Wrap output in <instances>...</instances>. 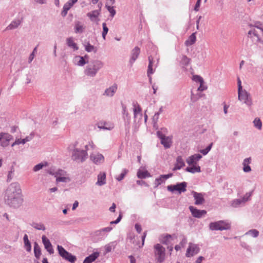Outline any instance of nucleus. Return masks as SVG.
<instances>
[{
    "label": "nucleus",
    "instance_id": "1",
    "mask_svg": "<svg viewBox=\"0 0 263 263\" xmlns=\"http://www.w3.org/2000/svg\"><path fill=\"white\" fill-rule=\"evenodd\" d=\"M104 66V63L98 59L90 60L84 70V74L89 77H95Z\"/></svg>",
    "mask_w": 263,
    "mask_h": 263
},
{
    "label": "nucleus",
    "instance_id": "2",
    "mask_svg": "<svg viewBox=\"0 0 263 263\" xmlns=\"http://www.w3.org/2000/svg\"><path fill=\"white\" fill-rule=\"evenodd\" d=\"M22 194V190L20 184L17 182L11 183L6 191L5 199L9 198Z\"/></svg>",
    "mask_w": 263,
    "mask_h": 263
},
{
    "label": "nucleus",
    "instance_id": "3",
    "mask_svg": "<svg viewBox=\"0 0 263 263\" xmlns=\"http://www.w3.org/2000/svg\"><path fill=\"white\" fill-rule=\"evenodd\" d=\"M209 228L212 231L227 230L230 229L231 224L227 221L219 220L211 222L209 224Z\"/></svg>",
    "mask_w": 263,
    "mask_h": 263
},
{
    "label": "nucleus",
    "instance_id": "4",
    "mask_svg": "<svg viewBox=\"0 0 263 263\" xmlns=\"http://www.w3.org/2000/svg\"><path fill=\"white\" fill-rule=\"evenodd\" d=\"M238 99L248 107H251L253 105L252 96L246 89L238 91Z\"/></svg>",
    "mask_w": 263,
    "mask_h": 263
},
{
    "label": "nucleus",
    "instance_id": "5",
    "mask_svg": "<svg viewBox=\"0 0 263 263\" xmlns=\"http://www.w3.org/2000/svg\"><path fill=\"white\" fill-rule=\"evenodd\" d=\"M88 154L86 151H82L76 148L72 153L71 158L73 160L79 162H83L87 158Z\"/></svg>",
    "mask_w": 263,
    "mask_h": 263
},
{
    "label": "nucleus",
    "instance_id": "6",
    "mask_svg": "<svg viewBox=\"0 0 263 263\" xmlns=\"http://www.w3.org/2000/svg\"><path fill=\"white\" fill-rule=\"evenodd\" d=\"M5 200L6 204L13 208H19L22 205L24 201L22 195L9 198H5Z\"/></svg>",
    "mask_w": 263,
    "mask_h": 263
},
{
    "label": "nucleus",
    "instance_id": "7",
    "mask_svg": "<svg viewBox=\"0 0 263 263\" xmlns=\"http://www.w3.org/2000/svg\"><path fill=\"white\" fill-rule=\"evenodd\" d=\"M187 183L186 182H182L178 183L175 185H171L167 186L168 191L174 192H178L179 194L184 193L186 191Z\"/></svg>",
    "mask_w": 263,
    "mask_h": 263
},
{
    "label": "nucleus",
    "instance_id": "8",
    "mask_svg": "<svg viewBox=\"0 0 263 263\" xmlns=\"http://www.w3.org/2000/svg\"><path fill=\"white\" fill-rule=\"evenodd\" d=\"M156 258L160 263L162 262L165 257V248L160 244H157L154 247Z\"/></svg>",
    "mask_w": 263,
    "mask_h": 263
},
{
    "label": "nucleus",
    "instance_id": "9",
    "mask_svg": "<svg viewBox=\"0 0 263 263\" xmlns=\"http://www.w3.org/2000/svg\"><path fill=\"white\" fill-rule=\"evenodd\" d=\"M157 135L158 138L161 140V143L165 148H168L171 147L172 143L171 137L164 136L160 131H158Z\"/></svg>",
    "mask_w": 263,
    "mask_h": 263
},
{
    "label": "nucleus",
    "instance_id": "10",
    "mask_svg": "<svg viewBox=\"0 0 263 263\" xmlns=\"http://www.w3.org/2000/svg\"><path fill=\"white\" fill-rule=\"evenodd\" d=\"M133 110L134 113V122L136 124H139L142 121L143 114L141 107L138 104L133 105Z\"/></svg>",
    "mask_w": 263,
    "mask_h": 263
},
{
    "label": "nucleus",
    "instance_id": "11",
    "mask_svg": "<svg viewBox=\"0 0 263 263\" xmlns=\"http://www.w3.org/2000/svg\"><path fill=\"white\" fill-rule=\"evenodd\" d=\"M13 139V136L8 133H0V145L3 147L8 146L9 142Z\"/></svg>",
    "mask_w": 263,
    "mask_h": 263
},
{
    "label": "nucleus",
    "instance_id": "12",
    "mask_svg": "<svg viewBox=\"0 0 263 263\" xmlns=\"http://www.w3.org/2000/svg\"><path fill=\"white\" fill-rule=\"evenodd\" d=\"M200 248L198 245L190 242L189 244L185 255L187 257H190L198 254Z\"/></svg>",
    "mask_w": 263,
    "mask_h": 263
},
{
    "label": "nucleus",
    "instance_id": "13",
    "mask_svg": "<svg viewBox=\"0 0 263 263\" xmlns=\"http://www.w3.org/2000/svg\"><path fill=\"white\" fill-rule=\"evenodd\" d=\"M123 118L125 122V126L127 130L126 134L129 135L130 117L128 114L126 106L122 104Z\"/></svg>",
    "mask_w": 263,
    "mask_h": 263
},
{
    "label": "nucleus",
    "instance_id": "14",
    "mask_svg": "<svg viewBox=\"0 0 263 263\" xmlns=\"http://www.w3.org/2000/svg\"><path fill=\"white\" fill-rule=\"evenodd\" d=\"M189 208L192 216L195 218H200L206 214L205 210H199L193 206H190Z\"/></svg>",
    "mask_w": 263,
    "mask_h": 263
},
{
    "label": "nucleus",
    "instance_id": "15",
    "mask_svg": "<svg viewBox=\"0 0 263 263\" xmlns=\"http://www.w3.org/2000/svg\"><path fill=\"white\" fill-rule=\"evenodd\" d=\"M248 37L250 38L254 44L261 42V40L254 28L251 29L248 32Z\"/></svg>",
    "mask_w": 263,
    "mask_h": 263
},
{
    "label": "nucleus",
    "instance_id": "16",
    "mask_svg": "<svg viewBox=\"0 0 263 263\" xmlns=\"http://www.w3.org/2000/svg\"><path fill=\"white\" fill-rule=\"evenodd\" d=\"M191 193L195 199V204L201 205L204 202L205 199L204 198V193H197L194 191H193Z\"/></svg>",
    "mask_w": 263,
    "mask_h": 263
},
{
    "label": "nucleus",
    "instance_id": "17",
    "mask_svg": "<svg viewBox=\"0 0 263 263\" xmlns=\"http://www.w3.org/2000/svg\"><path fill=\"white\" fill-rule=\"evenodd\" d=\"M173 176L172 173L166 175H161L158 178L155 179L154 182L155 187H157L159 185L165 182V180Z\"/></svg>",
    "mask_w": 263,
    "mask_h": 263
},
{
    "label": "nucleus",
    "instance_id": "18",
    "mask_svg": "<svg viewBox=\"0 0 263 263\" xmlns=\"http://www.w3.org/2000/svg\"><path fill=\"white\" fill-rule=\"evenodd\" d=\"M42 240L45 249L50 254L54 253V250L50 240L46 237L45 235L42 236Z\"/></svg>",
    "mask_w": 263,
    "mask_h": 263
},
{
    "label": "nucleus",
    "instance_id": "19",
    "mask_svg": "<svg viewBox=\"0 0 263 263\" xmlns=\"http://www.w3.org/2000/svg\"><path fill=\"white\" fill-rule=\"evenodd\" d=\"M202 158V156L199 154H195L189 157L186 162L189 165H196L198 161Z\"/></svg>",
    "mask_w": 263,
    "mask_h": 263
},
{
    "label": "nucleus",
    "instance_id": "20",
    "mask_svg": "<svg viewBox=\"0 0 263 263\" xmlns=\"http://www.w3.org/2000/svg\"><path fill=\"white\" fill-rule=\"evenodd\" d=\"M90 158L96 164L102 163L104 160L103 156L99 153L92 154L90 156Z\"/></svg>",
    "mask_w": 263,
    "mask_h": 263
},
{
    "label": "nucleus",
    "instance_id": "21",
    "mask_svg": "<svg viewBox=\"0 0 263 263\" xmlns=\"http://www.w3.org/2000/svg\"><path fill=\"white\" fill-rule=\"evenodd\" d=\"M185 166V163L183 158L181 156H178L176 158V163L173 168V171L179 170Z\"/></svg>",
    "mask_w": 263,
    "mask_h": 263
},
{
    "label": "nucleus",
    "instance_id": "22",
    "mask_svg": "<svg viewBox=\"0 0 263 263\" xmlns=\"http://www.w3.org/2000/svg\"><path fill=\"white\" fill-rule=\"evenodd\" d=\"M100 9L96 10L87 13V16L90 18L91 21L98 22L99 21L98 16L100 15Z\"/></svg>",
    "mask_w": 263,
    "mask_h": 263
},
{
    "label": "nucleus",
    "instance_id": "23",
    "mask_svg": "<svg viewBox=\"0 0 263 263\" xmlns=\"http://www.w3.org/2000/svg\"><path fill=\"white\" fill-rule=\"evenodd\" d=\"M252 161L251 157H248L245 158L242 162V170L245 173H249L251 171V168L250 166V164H251Z\"/></svg>",
    "mask_w": 263,
    "mask_h": 263
},
{
    "label": "nucleus",
    "instance_id": "24",
    "mask_svg": "<svg viewBox=\"0 0 263 263\" xmlns=\"http://www.w3.org/2000/svg\"><path fill=\"white\" fill-rule=\"evenodd\" d=\"M66 43L67 46L74 51L79 49V47L77 44L74 42V39L72 37H67L66 40Z\"/></svg>",
    "mask_w": 263,
    "mask_h": 263
},
{
    "label": "nucleus",
    "instance_id": "25",
    "mask_svg": "<svg viewBox=\"0 0 263 263\" xmlns=\"http://www.w3.org/2000/svg\"><path fill=\"white\" fill-rule=\"evenodd\" d=\"M117 90V86L116 85H114L111 86H110L109 88H107L104 92L103 93V96H106L107 97H112Z\"/></svg>",
    "mask_w": 263,
    "mask_h": 263
},
{
    "label": "nucleus",
    "instance_id": "26",
    "mask_svg": "<svg viewBox=\"0 0 263 263\" xmlns=\"http://www.w3.org/2000/svg\"><path fill=\"white\" fill-rule=\"evenodd\" d=\"M137 176L139 178L143 179L151 177V175L147 171L141 167L138 170Z\"/></svg>",
    "mask_w": 263,
    "mask_h": 263
},
{
    "label": "nucleus",
    "instance_id": "27",
    "mask_svg": "<svg viewBox=\"0 0 263 263\" xmlns=\"http://www.w3.org/2000/svg\"><path fill=\"white\" fill-rule=\"evenodd\" d=\"M106 183V174L104 172H100L98 175V180L96 184L102 186Z\"/></svg>",
    "mask_w": 263,
    "mask_h": 263
},
{
    "label": "nucleus",
    "instance_id": "28",
    "mask_svg": "<svg viewBox=\"0 0 263 263\" xmlns=\"http://www.w3.org/2000/svg\"><path fill=\"white\" fill-rule=\"evenodd\" d=\"M74 29L75 33H81L84 31L85 26L82 22L80 21H76L74 24Z\"/></svg>",
    "mask_w": 263,
    "mask_h": 263
},
{
    "label": "nucleus",
    "instance_id": "29",
    "mask_svg": "<svg viewBox=\"0 0 263 263\" xmlns=\"http://www.w3.org/2000/svg\"><path fill=\"white\" fill-rule=\"evenodd\" d=\"M148 61L149 64L148 66V69H147V76L149 78V81L150 83H152V77L151 75L153 74L154 72V71L153 70L152 66H153V58L152 56L148 57Z\"/></svg>",
    "mask_w": 263,
    "mask_h": 263
},
{
    "label": "nucleus",
    "instance_id": "30",
    "mask_svg": "<svg viewBox=\"0 0 263 263\" xmlns=\"http://www.w3.org/2000/svg\"><path fill=\"white\" fill-rule=\"evenodd\" d=\"M99 254L98 252H94L88 256L86 257L83 263H92L99 256Z\"/></svg>",
    "mask_w": 263,
    "mask_h": 263
},
{
    "label": "nucleus",
    "instance_id": "31",
    "mask_svg": "<svg viewBox=\"0 0 263 263\" xmlns=\"http://www.w3.org/2000/svg\"><path fill=\"white\" fill-rule=\"evenodd\" d=\"M32 136L30 135L29 136H27L25 138L23 139H17L14 142H13L11 146L13 147L15 145H18L20 144H24L25 143H26L27 142L30 141L32 139Z\"/></svg>",
    "mask_w": 263,
    "mask_h": 263
},
{
    "label": "nucleus",
    "instance_id": "32",
    "mask_svg": "<svg viewBox=\"0 0 263 263\" xmlns=\"http://www.w3.org/2000/svg\"><path fill=\"white\" fill-rule=\"evenodd\" d=\"M98 128L105 130H111L114 127V124L110 123H99L98 125Z\"/></svg>",
    "mask_w": 263,
    "mask_h": 263
},
{
    "label": "nucleus",
    "instance_id": "33",
    "mask_svg": "<svg viewBox=\"0 0 263 263\" xmlns=\"http://www.w3.org/2000/svg\"><path fill=\"white\" fill-rule=\"evenodd\" d=\"M21 21L20 20H14L6 27V30H13L17 28L20 25Z\"/></svg>",
    "mask_w": 263,
    "mask_h": 263
},
{
    "label": "nucleus",
    "instance_id": "34",
    "mask_svg": "<svg viewBox=\"0 0 263 263\" xmlns=\"http://www.w3.org/2000/svg\"><path fill=\"white\" fill-rule=\"evenodd\" d=\"M192 165V166L187 167L185 168V171H186L187 172L191 173L192 174L201 172V168L199 165Z\"/></svg>",
    "mask_w": 263,
    "mask_h": 263
},
{
    "label": "nucleus",
    "instance_id": "35",
    "mask_svg": "<svg viewBox=\"0 0 263 263\" xmlns=\"http://www.w3.org/2000/svg\"><path fill=\"white\" fill-rule=\"evenodd\" d=\"M34 256L37 259H39L41 255V250L36 242L34 243Z\"/></svg>",
    "mask_w": 263,
    "mask_h": 263
},
{
    "label": "nucleus",
    "instance_id": "36",
    "mask_svg": "<svg viewBox=\"0 0 263 263\" xmlns=\"http://www.w3.org/2000/svg\"><path fill=\"white\" fill-rule=\"evenodd\" d=\"M88 57L87 55H85L84 57L81 56H77L76 57V59H79V60L77 62V65L80 66H83L85 64L89 62L88 61H86L85 59H88Z\"/></svg>",
    "mask_w": 263,
    "mask_h": 263
},
{
    "label": "nucleus",
    "instance_id": "37",
    "mask_svg": "<svg viewBox=\"0 0 263 263\" xmlns=\"http://www.w3.org/2000/svg\"><path fill=\"white\" fill-rule=\"evenodd\" d=\"M57 250L59 255L64 259L68 255L69 252H67L62 246L58 245Z\"/></svg>",
    "mask_w": 263,
    "mask_h": 263
},
{
    "label": "nucleus",
    "instance_id": "38",
    "mask_svg": "<svg viewBox=\"0 0 263 263\" xmlns=\"http://www.w3.org/2000/svg\"><path fill=\"white\" fill-rule=\"evenodd\" d=\"M196 41L195 33H193L185 41V44L186 46H191L194 44Z\"/></svg>",
    "mask_w": 263,
    "mask_h": 263
},
{
    "label": "nucleus",
    "instance_id": "39",
    "mask_svg": "<svg viewBox=\"0 0 263 263\" xmlns=\"http://www.w3.org/2000/svg\"><path fill=\"white\" fill-rule=\"evenodd\" d=\"M245 235L246 236H250L253 238H256L259 235V231L256 229H251L247 231Z\"/></svg>",
    "mask_w": 263,
    "mask_h": 263
},
{
    "label": "nucleus",
    "instance_id": "40",
    "mask_svg": "<svg viewBox=\"0 0 263 263\" xmlns=\"http://www.w3.org/2000/svg\"><path fill=\"white\" fill-rule=\"evenodd\" d=\"M174 236L170 235H166L162 240V242L164 244L170 245L172 244V241L174 240Z\"/></svg>",
    "mask_w": 263,
    "mask_h": 263
},
{
    "label": "nucleus",
    "instance_id": "41",
    "mask_svg": "<svg viewBox=\"0 0 263 263\" xmlns=\"http://www.w3.org/2000/svg\"><path fill=\"white\" fill-rule=\"evenodd\" d=\"M48 172L50 175H54L56 178H57V177L64 176L65 173V171L62 170H58L57 171L50 170Z\"/></svg>",
    "mask_w": 263,
    "mask_h": 263
},
{
    "label": "nucleus",
    "instance_id": "42",
    "mask_svg": "<svg viewBox=\"0 0 263 263\" xmlns=\"http://www.w3.org/2000/svg\"><path fill=\"white\" fill-rule=\"evenodd\" d=\"M244 203H243V201H242L241 199H235L233 200L231 202V206L233 208H238L242 205H243Z\"/></svg>",
    "mask_w": 263,
    "mask_h": 263
},
{
    "label": "nucleus",
    "instance_id": "43",
    "mask_svg": "<svg viewBox=\"0 0 263 263\" xmlns=\"http://www.w3.org/2000/svg\"><path fill=\"white\" fill-rule=\"evenodd\" d=\"M254 126L258 129L261 130L262 128V122L259 118H255L253 122Z\"/></svg>",
    "mask_w": 263,
    "mask_h": 263
},
{
    "label": "nucleus",
    "instance_id": "44",
    "mask_svg": "<svg viewBox=\"0 0 263 263\" xmlns=\"http://www.w3.org/2000/svg\"><path fill=\"white\" fill-rule=\"evenodd\" d=\"M31 226L33 227L34 229L38 230H43L45 231L46 230V228L44 224L42 223H37V222H33L31 224Z\"/></svg>",
    "mask_w": 263,
    "mask_h": 263
},
{
    "label": "nucleus",
    "instance_id": "45",
    "mask_svg": "<svg viewBox=\"0 0 263 263\" xmlns=\"http://www.w3.org/2000/svg\"><path fill=\"white\" fill-rule=\"evenodd\" d=\"M116 246L115 242H111L109 243H108L105 246V253H107L112 250V249H115Z\"/></svg>",
    "mask_w": 263,
    "mask_h": 263
},
{
    "label": "nucleus",
    "instance_id": "46",
    "mask_svg": "<svg viewBox=\"0 0 263 263\" xmlns=\"http://www.w3.org/2000/svg\"><path fill=\"white\" fill-rule=\"evenodd\" d=\"M146 233L145 232H144L142 235L140 236V239L141 240V243H140L139 241H137L136 243V246H137V248H140L144 245L145 238L146 237Z\"/></svg>",
    "mask_w": 263,
    "mask_h": 263
},
{
    "label": "nucleus",
    "instance_id": "47",
    "mask_svg": "<svg viewBox=\"0 0 263 263\" xmlns=\"http://www.w3.org/2000/svg\"><path fill=\"white\" fill-rule=\"evenodd\" d=\"M190 61V59L188 58L186 55H182L180 61V64L182 66L184 67L187 65L189 64Z\"/></svg>",
    "mask_w": 263,
    "mask_h": 263
},
{
    "label": "nucleus",
    "instance_id": "48",
    "mask_svg": "<svg viewBox=\"0 0 263 263\" xmlns=\"http://www.w3.org/2000/svg\"><path fill=\"white\" fill-rule=\"evenodd\" d=\"M77 2L78 0H69L64 4L63 7L68 11Z\"/></svg>",
    "mask_w": 263,
    "mask_h": 263
},
{
    "label": "nucleus",
    "instance_id": "49",
    "mask_svg": "<svg viewBox=\"0 0 263 263\" xmlns=\"http://www.w3.org/2000/svg\"><path fill=\"white\" fill-rule=\"evenodd\" d=\"M140 52V48L138 47H135L133 50V62L135 61Z\"/></svg>",
    "mask_w": 263,
    "mask_h": 263
},
{
    "label": "nucleus",
    "instance_id": "50",
    "mask_svg": "<svg viewBox=\"0 0 263 263\" xmlns=\"http://www.w3.org/2000/svg\"><path fill=\"white\" fill-rule=\"evenodd\" d=\"M112 229V228L111 227H107L101 229L100 230H98V231L96 232V233H97V235H101L102 233H103L109 232Z\"/></svg>",
    "mask_w": 263,
    "mask_h": 263
},
{
    "label": "nucleus",
    "instance_id": "51",
    "mask_svg": "<svg viewBox=\"0 0 263 263\" xmlns=\"http://www.w3.org/2000/svg\"><path fill=\"white\" fill-rule=\"evenodd\" d=\"M39 46V45H37L33 49L32 53L29 55V57L28 58V63H31V62L32 61V60H33L34 57H35V53H36L37 52V47Z\"/></svg>",
    "mask_w": 263,
    "mask_h": 263
},
{
    "label": "nucleus",
    "instance_id": "52",
    "mask_svg": "<svg viewBox=\"0 0 263 263\" xmlns=\"http://www.w3.org/2000/svg\"><path fill=\"white\" fill-rule=\"evenodd\" d=\"M64 259L68 260L71 263H74L76 261L77 258L74 255H73L71 253H69L68 255L66 256Z\"/></svg>",
    "mask_w": 263,
    "mask_h": 263
},
{
    "label": "nucleus",
    "instance_id": "53",
    "mask_svg": "<svg viewBox=\"0 0 263 263\" xmlns=\"http://www.w3.org/2000/svg\"><path fill=\"white\" fill-rule=\"evenodd\" d=\"M105 7L107 9V10L109 12L110 16L113 17L116 13V11L115 9H114V7L108 6L107 4H106Z\"/></svg>",
    "mask_w": 263,
    "mask_h": 263
},
{
    "label": "nucleus",
    "instance_id": "54",
    "mask_svg": "<svg viewBox=\"0 0 263 263\" xmlns=\"http://www.w3.org/2000/svg\"><path fill=\"white\" fill-rule=\"evenodd\" d=\"M103 27V31L102 33V37L104 40H105L106 39V35L108 33V28L106 26V24L105 23H103L102 24Z\"/></svg>",
    "mask_w": 263,
    "mask_h": 263
},
{
    "label": "nucleus",
    "instance_id": "55",
    "mask_svg": "<svg viewBox=\"0 0 263 263\" xmlns=\"http://www.w3.org/2000/svg\"><path fill=\"white\" fill-rule=\"evenodd\" d=\"M95 48L93 46L90 44L89 42L87 43L86 45H85V49L86 51L90 52L94 51L95 52L97 51L96 50H95Z\"/></svg>",
    "mask_w": 263,
    "mask_h": 263
},
{
    "label": "nucleus",
    "instance_id": "56",
    "mask_svg": "<svg viewBox=\"0 0 263 263\" xmlns=\"http://www.w3.org/2000/svg\"><path fill=\"white\" fill-rule=\"evenodd\" d=\"M14 168L13 166H12L11 167L10 171H9V172H8V174L7 176V182H10L12 179V178H13V176H14Z\"/></svg>",
    "mask_w": 263,
    "mask_h": 263
},
{
    "label": "nucleus",
    "instance_id": "57",
    "mask_svg": "<svg viewBox=\"0 0 263 263\" xmlns=\"http://www.w3.org/2000/svg\"><path fill=\"white\" fill-rule=\"evenodd\" d=\"M192 80L194 82L199 83V84L204 83L203 78L198 75H194L192 77Z\"/></svg>",
    "mask_w": 263,
    "mask_h": 263
},
{
    "label": "nucleus",
    "instance_id": "58",
    "mask_svg": "<svg viewBox=\"0 0 263 263\" xmlns=\"http://www.w3.org/2000/svg\"><path fill=\"white\" fill-rule=\"evenodd\" d=\"M213 143H211L205 149H203L200 151V152L203 155H206L211 149L212 147Z\"/></svg>",
    "mask_w": 263,
    "mask_h": 263
},
{
    "label": "nucleus",
    "instance_id": "59",
    "mask_svg": "<svg viewBox=\"0 0 263 263\" xmlns=\"http://www.w3.org/2000/svg\"><path fill=\"white\" fill-rule=\"evenodd\" d=\"M251 196V193H247L241 199L242 201H243V203L245 204L247 201L250 200V197Z\"/></svg>",
    "mask_w": 263,
    "mask_h": 263
},
{
    "label": "nucleus",
    "instance_id": "60",
    "mask_svg": "<svg viewBox=\"0 0 263 263\" xmlns=\"http://www.w3.org/2000/svg\"><path fill=\"white\" fill-rule=\"evenodd\" d=\"M68 181H69V179L68 177H63V176H59V177H57V178H56V181L57 182H67Z\"/></svg>",
    "mask_w": 263,
    "mask_h": 263
},
{
    "label": "nucleus",
    "instance_id": "61",
    "mask_svg": "<svg viewBox=\"0 0 263 263\" xmlns=\"http://www.w3.org/2000/svg\"><path fill=\"white\" fill-rule=\"evenodd\" d=\"M126 173L127 171L124 170L118 177H116V179L119 181H121L124 178Z\"/></svg>",
    "mask_w": 263,
    "mask_h": 263
},
{
    "label": "nucleus",
    "instance_id": "62",
    "mask_svg": "<svg viewBox=\"0 0 263 263\" xmlns=\"http://www.w3.org/2000/svg\"><path fill=\"white\" fill-rule=\"evenodd\" d=\"M44 165L42 163H40L33 167V170L34 172H37L41 170Z\"/></svg>",
    "mask_w": 263,
    "mask_h": 263
},
{
    "label": "nucleus",
    "instance_id": "63",
    "mask_svg": "<svg viewBox=\"0 0 263 263\" xmlns=\"http://www.w3.org/2000/svg\"><path fill=\"white\" fill-rule=\"evenodd\" d=\"M24 248L27 252H30L31 250V245L30 241L24 243Z\"/></svg>",
    "mask_w": 263,
    "mask_h": 263
},
{
    "label": "nucleus",
    "instance_id": "64",
    "mask_svg": "<svg viewBox=\"0 0 263 263\" xmlns=\"http://www.w3.org/2000/svg\"><path fill=\"white\" fill-rule=\"evenodd\" d=\"M261 24L260 22H255V24L254 25H252V24H249V26H250V27H254L255 28H257L259 29H260L261 30V29H263L262 27H261Z\"/></svg>",
    "mask_w": 263,
    "mask_h": 263
}]
</instances>
